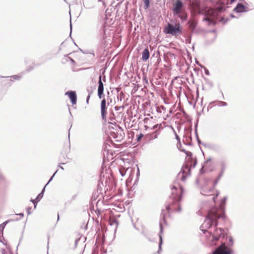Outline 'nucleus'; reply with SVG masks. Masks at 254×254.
<instances>
[{
    "mask_svg": "<svg viewBox=\"0 0 254 254\" xmlns=\"http://www.w3.org/2000/svg\"><path fill=\"white\" fill-rule=\"evenodd\" d=\"M172 190V194L168 200V204L166 206V210H162L161 214V219L159 222L160 234H159V242L158 250L157 253L160 254L162 252V245L163 239L161 234L163 232L162 223L167 224L166 221V215L171 211L179 212L181 211V201L182 199L184 193L183 187L179 185L178 186L174 185L171 188Z\"/></svg>",
    "mask_w": 254,
    "mask_h": 254,
    "instance_id": "1",
    "label": "nucleus"
},
{
    "mask_svg": "<svg viewBox=\"0 0 254 254\" xmlns=\"http://www.w3.org/2000/svg\"><path fill=\"white\" fill-rule=\"evenodd\" d=\"M229 0H218L215 3H213V6H207L204 8L205 16L203 21L208 22V25H215L218 21L223 22L225 24L228 21V18L222 17L220 15V12L225 10L226 5L229 4ZM236 0H230V4L233 3ZM242 1L246 5L248 3L244 0H239Z\"/></svg>",
    "mask_w": 254,
    "mask_h": 254,
    "instance_id": "2",
    "label": "nucleus"
},
{
    "mask_svg": "<svg viewBox=\"0 0 254 254\" xmlns=\"http://www.w3.org/2000/svg\"><path fill=\"white\" fill-rule=\"evenodd\" d=\"M225 217V214L223 212L220 211V209L216 207H213L208 210L207 215L204 223L200 227V230L204 233L208 232L204 230L203 228H210L214 224L215 227L218 225V220L220 218Z\"/></svg>",
    "mask_w": 254,
    "mask_h": 254,
    "instance_id": "3",
    "label": "nucleus"
},
{
    "mask_svg": "<svg viewBox=\"0 0 254 254\" xmlns=\"http://www.w3.org/2000/svg\"><path fill=\"white\" fill-rule=\"evenodd\" d=\"M197 164V159L196 158H193L188 162L184 165L181 169L182 173V176L181 177V180L183 181H185L187 177L190 175V168L195 167Z\"/></svg>",
    "mask_w": 254,
    "mask_h": 254,
    "instance_id": "4",
    "label": "nucleus"
},
{
    "mask_svg": "<svg viewBox=\"0 0 254 254\" xmlns=\"http://www.w3.org/2000/svg\"><path fill=\"white\" fill-rule=\"evenodd\" d=\"M164 32L167 34L175 36L178 34L182 33L181 24L179 22H175V24L168 23L164 29Z\"/></svg>",
    "mask_w": 254,
    "mask_h": 254,
    "instance_id": "5",
    "label": "nucleus"
},
{
    "mask_svg": "<svg viewBox=\"0 0 254 254\" xmlns=\"http://www.w3.org/2000/svg\"><path fill=\"white\" fill-rule=\"evenodd\" d=\"M206 236L208 239L211 238V244L215 245L214 242L218 241L220 238L225 237V234L222 228L216 229L213 233L208 232L206 234Z\"/></svg>",
    "mask_w": 254,
    "mask_h": 254,
    "instance_id": "6",
    "label": "nucleus"
},
{
    "mask_svg": "<svg viewBox=\"0 0 254 254\" xmlns=\"http://www.w3.org/2000/svg\"><path fill=\"white\" fill-rule=\"evenodd\" d=\"M233 250L227 247L225 243H222L212 253V254H233Z\"/></svg>",
    "mask_w": 254,
    "mask_h": 254,
    "instance_id": "7",
    "label": "nucleus"
},
{
    "mask_svg": "<svg viewBox=\"0 0 254 254\" xmlns=\"http://www.w3.org/2000/svg\"><path fill=\"white\" fill-rule=\"evenodd\" d=\"M1 78L4 79L2 82H3V85L7 87H9L11 85V82H13L14 80H18L20 79L21 77L17 75H12L10 76H2Z\"/></svg>",
    "mask_w": 254,
    "mask_h": 254,
    "instance_id": "8",
    "label": "nucleus"
},
{
    "mask_svg": "<svg viewBox=\"0 0 254 254\" xmlns=\"http://www.w3.org/2000/svg\"><path fill=\"white\" fill-rule=\"evenodd\" d=\"M104 74V71L102 72V75H100L98 80V96L99 99H102L104 96V84L102 81V75Z\"/></svg>",
    "mask_w": 254,
    "mask_h": 254,
    "instance_id": "9",
    "label": "nucleus"
},
{
    "mask_svg": "<svg viewBox=\"0 0 254 254\" xmlns=\"http://www.w3.org/2000/svg\"><path fill=\"white\" fill-rule=\"evenodd\" d=\"M184 6L183 2L181 0H177L174 4L173 12L174 14H179L180 11H182V8Z\"/></svg>",
    "mask_w": 254,
    "mask_h": 254,
    "instance_id": "10",
    "label": "nucleus"
},
{
    "mask_svg": "<svg viewBox=\"0 0 254 254\" xmlns=\"http://www.w3.org/2000/svg\"><path fill=\"white\" fill-rule=\"evenodd\" d=\"M234 11L236 13H242L249 11L247 6L242 3H238L234 9Z\"/></svg>",
    "mask_w": 254,
    "mask_h": 254,
    "instance_id": "11",
    "label": "nucleus"
},
{
    "mask_svg": "<svg viewBox=\"0 0 254 254\" xmlns=\"http://www.w3.org/2000/svg\"><path fill=\"white\" fill-rule=\"evenodd\" d=\"M192 128L190 127V129H189L186 134L184 136L183 142L186 145L191 146L192 145L191 143V133Z\"/></svg>",
    "mask_w": 254,
    "mask_h": 254,
    "instance_id": "12",
    "label": "nucleus"
},
{
    "mask_svg": "<svg viewBox=\"0 0 254 254\" xmlns=\"http://www.w3.org/2000/svg\"><path fill=\"white\" fill-rule=\"evenodd\" d=\"M65 95L68 96L72 105L76 104L77 95L75 91L72 90L68 91L65 93Z\"/></svg>",
    "mask_w": 254,
    "mask_h": 254,
    "instance_id": "13",
    "label": "nucleus"
},
{
    "mask_svg": "<svg viewBox=\"0 0 254 254\" xmlns=\"http://www.w3.org/2000/svg\"><path fill=\"white\" fill-rule=\"evenodd\" d=\"M107 113L106 101L104 98L101 102V114L103 120L106 119Z\"/></svg>",
    "mask_w": 254,
    "mask_h": 254,
    "instance_id": "14",
    "label": "nucleus"
},
{
    "mask_svg": "<svg viewBox=\"0 0 254 254\" xmlns=\"http://www.w3.org/2000/svg\"><path fill=\"white\" fill-rule=\"evenodd\" d=\"M150 53L148 48H145L142 52L141 59L143 61L145 62L149 58Z\"/></svg>",
    "mask_w": 254,
    "mask_h": 254,
    "instance_id": "15",
    "label": "nucleus"
},
{
    "mask_svg": "<svg viewBox=\"0 0 254 254\" xmlns=\"http://www.w3.org/2000/svg\"><path fill=\"white\" fill-rule=\"evenodd\" d=\"M202 145L206 148L214 151H216L219 148V146L215 144L202 143Z\"/></svg>",
    "mask_w": 254,
    "mask_h": 254,
    "instance_id": "16",
    "label": "nucleus"
},
{
    "mask_svg": "<svg viewBox=\"0 0 254 254\" xmlns=\"http://www.w3.org/2000/svg\"><path fill=\"white\" fill-rule=\"evenodd\" d=\"M174 15H176L179 17L182 22L186 21L188 18V14L182 11H180L179 14H174Z\"/></svg>",
    "mask_w": 254,
    "mask_h": 254,
    "instance_id": "17",
    "label": "nucleus"
},
{
    "mask_svg": "<svg viewBox=\"0 0 254 254\" xmlns=\"http://www.w3.org/2000/svg\"><path fill=\"white\" fill-rule=\"evenodd\" d=\"M220 166H221V171H220V173L218 176V177H219L220 178H221L223 176L224 172H225V171L226 170V165L224 161L221 162L220 163Z\"/></svg>",
    "mask_w": 254,
    "mask_h": 254,
    "instance_id": "18",
    "label": "nucleus"
},
{
    "mask_svg": "<svg viewBox=\"0 0 254 254\" xmlns=\"http://www.w3.org/2000/svg\"><path fill=\"white\" fill-rule=\"evenodd\" d=\"M19 220V219H18V218L8 220L0 225V229H1L2 230H3L4 228V227H5L6 225L9 222L14 221H18Z\"/></svg>",
    "mask_w": 254,
    "mask_h": 254,
    "instance_id": "19",
    "label": "nucleus"
},
{
    "mask_svg": "<svg viewBox=\"0 0 254 254\" xmlns=\"http://www.w3.org/2000/svg\"><path fill=\"white\" fill-rule=\"evenodd\" d=\"M182 152H185L187 156L189 157L188 162L190 161V160L193 159L192 153L191 152L186 151V150H182Z\"/></svg>",
    "mask_w": 254,
    "mask_h": 254,
    "instance_id": "20",
    "label": "nucleus"
},
{
    "mask_svg": "<svg viewBox=\"0 0 254 254\" xmlns=\"http://www.w3.org/2000/svg\"><path fill=\"white\" fill-rule=\"evenodd\" d=\"M196 24L194 22L190 23L189 27L191 32H193L195 30L196 28Z\"/></svg>",
    "mask_w": 254,
    "mask_h": 254,
    "instance_id": "21",
    "label": "nucleus"
},
{
    "mask_svg": "<svg viewBox=\"0 0 254 254\" xmlns=\"http://www.w3.org/2000/svg\"><path fill=\"white\" fill-rule=\"evenodd\" d=\"M144 5V7L145 9H148L149 7L150 6V1L149 0H143Z\"/></svg>",
    "mask_w": 254,
    "mask_h": 254,
    "instance_id": "22",
    "label": "nucleus"
},
{
    "mask_svg": "<svg viewBox=\"0 0 254 254\" xmlns=\"http://www.w3.org/2000/svg\"><path fill=\"white\" fill-rule=\"evenodd\" d=\"M216 102H218L219 106H226L227 105V103L224 101H216Z\"/></svg>",
    "mask_w": 254,
    "mask_h": 254,
    "instance_id": "23",
    "label": "nucleus"
},
{
    "mask_svg": "<svg viewBox=\"0 0 254 254\" xmlns=\"http://www.w3.org/2000/svg\"><path fill=\"white\" fill-rule=\"evenodd\" d=\"M200 66L201 67V68H203L204 70V72H205V74L207 75H210V73H209V71L208 70V69L205 67L204 65H200Z\"/></svg>",
    "mask_w": 254,
    "mask_h": 254,
    "instance_id": "24",
    "label": "nucleus"
},
{
    "mask_svg": "<svg viewBox=\"0 0 254 254\" xmlns=\"http://www.w3.org/2000/svg\"><path fill=\"white\" fill-rule=\"evenodd\" d=\"M144 135L142 133H140L139 134L136 135V139L137 141H139L141 138L143 137Z\"/></svg>",
    "mask_w": 254,
    "mask_h": 254,
    "instance_id": "25",
    "label": "nucleus"
},
{
    "mask_svg": "<svg viewBox=\"0 0 254 254\" xmlns=\"http://www.w3.org/2000/svg\"><path fill=\"white\" fill-rule=\"evenodd\" d=\"M216 37V36L215 35V37L213 39H212L211 40H210V41L207 40L206 41V44L210 45V44L213 43L214 42Z\"/></svg>",
    "mask_w": 254,
    "mask_h": 254,
    "instance_id": "26",
    "label": "nucleus"
},
{
    "mask_svg": "<svg viewBox=\"0 0 254 254\" xmlns=\"http://www.w3.org/2000/svg\"><path fill=\"white\" fill-rule=\"evenodd\" d=\"M119 171H120V173L122 177H124L126 175V171L125 170V169H120V170H119Z\"/></svg>",
    "mask_w": 254,
    "mask_h": 254,
    "instance_id": "27",
    "label": "nucleus"
},
{
    "mask_svg": "<svg viewBox=\"0 0 254 254\" xmlns=\"http://www.w3.org/2000/svg\"><path fill=\"white\" fill-rule=\"evenodd\" d=\"M57 172H58V170H56V171L54 173V174L52 175V176L51 177V178H50L49 181L46 184V186H47L50 183V182L52 181V180L53 179V178L54 177L55 175L57 173Z\"/></svg>",
    "mask_w": 254,
    "mask_h": 254,
    "instance_id": "28",
    "label": "nucleus"
},
{
    "mask_svg": "<svg viewBox=\"0 0 254 254\" xmlns=\"http://www.w3.org/2000/svg\"><path fill=\"white\" fill-rule=\"evenodd\" d=\"M57 172H58V170H56V171L54 173V174L52 175V176L51 177V178H50L49 181L46 184V186H47L50 183V182L52 181V180L53 179V178L54 177L55 175L57 173Z\"/></svg>",
    "mask_w": 254,
    "mask_h": 254,
    "instance_id": "29",
    "label": "nucleus"
},
{
    "mask_svg": "<svg viewBox=\"0 0 254 254\" xmlns=\"http://www.w3.org/2000/svg\"><path fill=\"white\" fill-rule=\"evenodd\" d=\"M43 197V194L40 193H39V194L36 197V200L37 201H40L42 198V197Z\"/></svg>",
    "mask_w": 254,
    "mask_h": 254,
    "instance_id": "30",
    "label": "nucleus"
},
{
    "mask_svg": "<svg viewBox=\"0 0 254 254\" xmlns=\"http://www.w3.org/2000/svg\"><path fill=\"white\" fill-rule=\"evenodd\" d=\"M221 178H219V177H217V178L216 179V180L214 181V183H213V187L214 188L216 185L217 184H218V182L219 181V180H220Z\"/></svg>",
    "mask_w": 254,
    "mask_h": 254,
    "instance_id": "31",
    "label": "nucleus"
},
{
    "mask_svg": "<svg viewBox=\"0 0 254 254\" xmlns=\"http://www.w3.org/2000/svg\"><path fill=\"white\" fill-rule=\"evenodd\" d=\"M229 242L230 243L229 245L230 246H232L233 245V238L232 237H229Z\"/></svg>",
    "mask_w": 254,
    "mask_h": 254,
    "instance_id": "32",
    "label": "nucleus"
},
{
    "mask_svg": "<svg viewBox=\"0 0 254 254\" xmlns=\"http://www.w3.org/2000/svg\"><path fill=\"white\" fill-rule=\"evenodd\" d=\"M191 35H190L186 39V43L190 44L191 43Z\"/></svg>",
    "mask_w": 254,
    "mask_h": 254,
    "instance_id": "33",
    "label": "nucleus"
},
{
    "mask_svg": "<svg viewBox=\"0 0 254 254\" xmlns=\"http://www.w3.org/2000/svg\"><path fill=\"white\" fill-rule=\"evenodd\" d=\"M69 131H70V129L68 130V143L67 144V148H68V150H70V140H69Z\"/></svg>",
    "mask_w": 254,
    "mask_h": 254,
    "instance_id": "34",
    "label": "nucleus"
},
{
    "mask_svg": "<svg viewBox=\"0 0 254 254\" xmlns=\"http://www.w3.org/2000/svg\"><path fill=\"white\" fill-rule=\"evenodd\" d=\"M227 196H225L221 200V204H223L224 203H225L226 200H227Z\"/></svg>",
    "mask_w": 254,
    "mask_h": 254,
    "instance_id": "35",
    "label": "nucleus"
},
{
    "mask_svg": "<svg viewBox=\"0 0 254 254\" xmlns=\"http://www.w3.org/2000/svg\"><path fill=\"white\" fill-rule=\"evenodd\" d=\"M198 119L197 118L196 121V123L194 125V130L197 129V127H198Z\"/></svg>",
    "mask_w": 254,
    "mask_h": 254,
    "instance_id": "36",
    "label": "nucleus"
},
{
    "mask_svg": "<svg viewBox=\"0 0 254 254\" xmlns=\"http://www.w3.org/2000/svg\"><path fill=\"white\" fill-rule=\"evenodd\" d=\"M157 136H158V132H157V131L156 130L154 132V135L153 136V138H157Z\"/></svg>",
    "mask_w": 254,
    "mask_h": 254,
    "instance_id": "37",
    "label": "nucleus"
},
{
    "mask_svg": "<svg viewBox=\"0 0 254 254\" xmlns=\"http://www.w3.org/2000/svg\"><path fill=\"white\" fill-rule=\"evenodd\" d=\"M196 140H197V143L199 145H200V144H201L202 145V143H204L203 142H202L201 141V140L199 137H197V139H196Z\"/></svg>",
    "mask_w": 254,
    "mask_h": 254,
    "instance_id": "38",
    "label": "nucleus"
},
{
    "mask_svg": "<svg viewBox=\"0 0 254 254\" xmlns=\"http://www.w3.org/2000/svg\"><path fill=\"white\" fill-rule=\"evenodd\" d=\"M178 148L181 151H182V150H185L184 148H182V144H181V143H180L179 145H178Z\"/></svg>",
    "mask_w": 254,
    "mask_h": 254,
    "instance_id": "39",
    "label": "nucleus"
},
{
    "mask_svg": "<svg viewBox=\"0 0 254 254\" xmlns=\"http://www.w3.org/2000/svg\"><path fill=\"white\" fill-rule=\"evenodd\" d=\"M121 108H124V107L123 106H116L115 107V109L116 110V111H119L120 110V109Z\"/></svg>",
    "mask_w": 254,
    "mask_h": 254,
    "instance_id": "40",
    "label": "nucleus"
},
{
    "mask_svg": "<svg viewBox=\"0 0 254 254\" xmlns=\"http://www.w3.org/2000/svg\"><path fill=\"white\" fill-rule=\"evenodd\" d=\"M36 198L35 199H31V201H32L35 205L37 204L39 201L36 200Z\"/></svg>",
    "mask_w": 254,
    "mask_h": 254,
    "instance_id": "41",
    "label": "nucleus"
},
{
    "mask_svg": "<svg viewBox=\"0 0 254 254\" xmlns=\"http://www.w3.org/2000/svg\"><path fill=\"white\" fill-rule=\"evenodd\" d=\"M176 139L180 142V138L179 135L175 132Z\"/></svg>",
    "mask_w": 254,
    "mask_h": 254,
    "instance_id": "42",
    "label": "nucleus"
},
{
    "mask_svg": "<svg viewBox=\"0 0 254 254\" xmlns=\"http://www.w3.org/2000/svg\"><path fill=\"white\" fill-rule=\"evenodd\" d=\"M33 68V67L31 66H28L27 67V70L28 71H30V70H32Z\"/></svg>",
    "mask_w": 254,
    "mask_h": 254,
    "instance_id": "43",
    "label": "nucleus"
},
{
    "mask_svg": "<svg viewBox=\"0 0 254 254\" xmlns=\"http://www.w3.org/2000/svg\"><path fill=\"white\" fill-rule=\"evenodd\" d=\"M194 132H195V137H196V139H197V137H198V133H197V129H195L194 130Z\"/></svg>",
    "mask_w": 254,
    "mask_h": 254,
    "instance_id": "44",
    "label": "nucleus"
},
{
    "mask_svg": "<svg viewBox=\"0 0 254 254\" xmlns=\"http://www.w3.org/2000/svg\"><path fill=\"white\" fill-rule=\"evenodd\" d=\"M194 132H195V137H196V139H197V137H198V133H197V129H195L194 130Z\"/></svg>",
    "mask_w": 254,
    "mask_h": 254,
    "instance_id": "45",
    "label": "nucleus"
},
{
    "mask_svg": "<svg viewBox=\"0 0 254 254\" xmlns=\"http://www.w3.org/2000/svg\"><path fill=\"white\" fill-rule=\"evenodd\" d=\"M200 174H202L204 173V170L203 169V167H202L200 169Z\"/></svg>",
    "mask_w": 254,
    "mask_h": 254,
    "instance_id": "46",
    "label": "nucleus"
},
{
    "mask_svg": "<svg viewBox=\"0 0 254 254\" xmlns=\"http://www.w3.org/2000/svg\"><path fill=\"white\" fill-rule=\"evenodd\" d=\"M47 186L45 185V187L43 188V189H42V191H41V193L43 194L44 195V192L45 191V188H46V187Z\"/></svg>",
    "mask_w": 254,
    "mask_h": 254,
    "instance_id": "47",
    "label": "nucleus"
},
{
    "mask_svg": "<svg viewBox=\"0 0 254 254\" xmlns=\"http://www.w3.org/2000/svg\"><path fill=\"white\" fill-rule=\"evenodd\" d=\"M211 160V158L210 157H209V158H208L205 162H204V164L205 165V164L207 163L208 162L210 161Z\"/></svg>",
    "mask_w": 254,
    "mask_h": 254,
    "instance_id": "48",
    "label": "nucleus"
},
{
    "mask_svg": "<svg viewBox=\"0 0 254 254\" xmlns=\"http://www.w3.org/2000/svg\"><path fill=\"white\" fill-rule=\"evenodd\" d=\"M30 209H31L30 207H28L27 209V212L28 215H30L31 214Z\"/></svg>",
    "mask_w": 254,
    "mask_h": 254,
    "instance_id": "49",
    "label": "nucleus"
},
{
    "mask_svg": "<svg viewBox=\"0 0 254 254\" xmlns=\"http://www.w3.org/2000/svg\"><path fill=\"white\" fill-rule=\"evenodd\" d=\"M16 215H19L20 216L21 218L23 217H24V213H18V214H15Z\"/></svg>",
    "mask_w": 254,
    "mask_h": 254,
    "instance_id": "50",
    "label": "nucleus"
},
{
    "mask_svg": "<svg viewBox=\"0 0 254 254\" xmlns=\"http://www.w3.org/2000/svg\"><path fill=\"white\" fill-rule=\"evenodd\" d=\"M205 192H206V191L203 189V190H202L201 191V193L202 195H206V194L205 193Z\"/></svg>",
    "mask_w": 254,
    "mask_h": 254,
    "instance_id": "51",
    "label": "nucleus"
},
{
    "mask_svg": "<svg viewBox=\"0 0 254 254\" xmlns=\"http://www.w3.org/2000/svg\"><path fill=\"white\" fill-rule=\"evenodd\" d=\"M79 239H76L75 241V247H76L77 245V243L79 241Z\"/></svg>",
    "mask_w": 254,
    "mask_h": 254,
    "instance_id": "52",
    "label": "nucleus"
},
{
    "mask_svg": "<svg viewBox=\"0 0 254 254\" xmlns=\"http://www.w3.org/2000/svg\"><path fill=\"white\" fill-rule=\"evenodd\" d=\"M70 35H71V31H72V24L71 22H70Z\"/></svg>",
    "mask_w": 254,
    "mask_h": 254,
    "instance_id": "53",
    "label": "nucleus"
},
{
    "mask_svg": "<svg viewBox=\"0 0 254 254\" xmlns=\"http://www.w3.org/2000/svg\"><path fill=\"white\" fill-rule=\"evenodd\" d=\"M102 80H103V82H106V76L105 75H103Z\"/></svg>",
    "mask_w": 254,
    "mask_h": 254,
    "instance_id": "54",
    "label": "nucleus"
},
{
    "mask_svg": "<svg viewBox=\"0 0 254 254\" xmlns=\"http://www.w3.org/2000/svg\"><path fill=\"white\" fill-rule=\"evenodd\" d=\"M158 126H159L158 124L155 125L153 127V128L156 129L158 127Z\"/></svg>",
    "mask_w": 254,
    "mask_h": 254,
    "instance_id": "55",
    "label": "nucleus"
},
{
    "mask_svg": "<svg viewBox=\"0 0 254 254\" xmlns=\"http://www.w3.org/2000/svg\"><path fill=\"white\" fill-rule=\"evenodd\" d=\"M89 98H90V95H88L87 97V99H86V102L88 103V101L89 100Z\"/></svg>",
    "mask_w": 254,
    "mask_h": 254,
    "instance_id": "56",
    "label": "nucleus"
},
{
    "mask_svg": "<svg viewBox=\"0 0 254 254\" xmlns=\"http://www.w3.org/2000/svg\"><path fill=\"white\" fill-rule=\"evenodd\" d=\"M136 175L137 176H139V170L138 168H137V173L136 174Z\"/></svg>",
    "mask_w": 254,
    "mask_h": 254,
    "instance_id": "57",
    "label": "nucleus"
},
{
    "mask_svg": "<svg viewBox=\"0 0 254 254\" xmlns=\"http://www.w3.org/2000/svg\"><path fill=\"white\" fill-rule=\"evenodd\" d=\"M70 60L71 62H72V63H74L75 62L74 61L73 59L70 58Z\"/></svg>",
    "mask_w": 254,
    "mask_h": 254,
    "instance_id": "58",
    "label": "nucleus"
},
{
    "mask_svg": "<svg viewBox=\"0 0 254 254\" xmlns=\"http://www.w3.org/2000/svg\"><path fill=\"white\" fill-rule=\"evenodd\" d=\"M59 167H60V168L61 169H62V170H64V169L63 166H59Z\"/></svg>",
    "mask_w": 254,
    "mask_h": 254,
    "instance_id": "59",
    "label": "nucleus"
},
{
    "mask_svg": "<svg viewBox=\"0 0 254 254\" xmlns=\"http://www.w3.org/2000/svg\"><path fill=\"white\" fill-rule=\"evenodd\" d=\"M210 32H214H214H215V30H211L210 31Z\"/></svg>",
    "mask_w": 254,
    "mask_h": 254,
    "instance_id": "60",
    "label": "nucleus"
},
{
    "mask_svg": "<svg viewBox=\"0 0 254 254\" xmlns=\"http://www.w3.org/2000/svg\"><path fill=\"white\" fill-rule=\"evenodd\" d=\"M87 229V225H86L85 227V229L86 230Z\"/></svg>",
    "mask_w": 254,
    "mask_h": 254,
    "instance_id": "61",
    "label": "nucleus"
},
{
    "mask_svg": "<svg viewBox=\"0 0 254 254\" xmlns=\"http://www.w3.org/2000/svg\"><path fill=\"white\" fill-rule=\"evenodd\" d=\"M231 16L232 17H235V16H234L233 14H231Z\"/></svg>",
    "mask_w": 254,
    "mask_h": 254,
    "instance_id": "62",
    "label": "nucleus"
},
{
    "mask_svg": "<svg viewBox=\"0 0 254 254\" xmlns=\"http://www.w3.org/2000/svg\"><path fill=\"white\" fill-rule=\"evenodd\" d=\"M114 222L117 223V222L116 221H115Z\"/></svg>",
    "mask_w": 254,
    "mask_h": 254,
    "instance_id": "63",
    "label": "nucleus"
},
{
    "mask_svg": "<svg viewBox=\"0 0 254 254\" xmlns=\"http://www.w3.org/2000/svg\"><path fill=\"white\" fill-rule=\"evenodd\" d=\"M137 181H138V180H135V183L136 182H137Z\"/></svg>",
    "mask_w": 254,
    "mask_h": 254,
    "instance_id": "64",
    "label": "nucleus"
}]
</instances>
